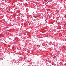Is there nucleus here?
<instances>
[{
    "label": "nucleus",
    "mask_w": 66,
    "mask_h": 66,
    "mask_svg": "<svg viewBox=\"0 0 66 66\" xmlns=\"http://www.w3.org/2000/svg\"><path fill=\"white\" fill-rule=\"evenodd\" d=\"M7 61H9V60H8Z\"/></svg>",
    "instance_id": "nucleus-3"
},
{
    "label": "nucleus",
    "mask_w": 66,
    "mask_h": 66,
    "mask_svg": "<svg viewBox=\"0 0 66 66\" xmlns=\"http://www.w3.org/2000/svg\"><path fill=\"white\" fill-rule=\"evenodd\" d=\"M50 63H51V62H49Z\"/></svg>",
    "instance_id": "nucleus-2"
},
{
    "label": "nucleus",
    "mask_w": 66,
    "mask_h": 66,
    "mask_svg": "<svg viewBox=\"0 0 66 66\" xmlns=\"http://www.w3.org/2000/svg\"><path fill=\"white\" fill-rule=\"evenodd\" d=\"M34 17L35 18H33V19H34V20H37V17H36V16H34Z\"/></svg>",
    "instance_id": "nucleus-1"
}]
</instances>
